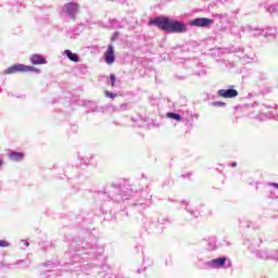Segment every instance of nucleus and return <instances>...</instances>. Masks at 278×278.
<instances>
[{"instance_id":"f257e3e1","label":"nucleus","mask_w":278,"mask_h":278,"mask_svg":"<svg viewBox=\"0 0 278 278\" xmlns=\"http://www.w3.org/2000/svg\"><path fill=\"white\" fill-rule=\"evenodd\" d=\"M134 194V189L127 180H121L117 184L109 185L104 188V191L98 192V199L100 201H113L114 203H123V201H129V197Z\"/></svg>"},{"instance_id":"f03ea898","label":"nucleus","mask_w":278,"mask_h":278,"mask_svg":"<svg viewBox=\"0 0 278 278\" xmlns=\"http://www.w3.org/2000/svg\"><path fill=\"white\" fill-rule=\"evenodd\" d=\"M149 25H154L165 34H188V25L186 23L164 15L150 20Z\"/></svg>"},{"instance_id":"7ed1b4c3","label":"nucleus","mask_w":278,"mask_h":278,"mask_svg":"<svg viewBox=\"0 0 278 278\" xmlns=\"http://www.w3.org/2000/svg\"><path fill=\"white\" fill-rule=\"evenodd\" d=\"M197 268L200 270H210V269H224L227 270L231 268L232 263L229 256H220L213 258L207 254V252H201L198 254V261L195 262Z\"/></svg>"},{"instance_id":"20e7f679","label":"nucleus","mask_w":278,"mask_h":278,"mask_svg":"<svg viewBox=\"0 0 278 278\" xmlns=\"http://www.w3.org/2000/svg\"><path fill=\"white\" fill-rule=\"evenodd\" d=\"M153 195L149 194L147 191H141L137 198H132L130 200V205L137 212H142V210H147V207H151Z\"/></svg>"},{"instance_id":"39448f33","label":"nucleus","mask_w":278,"mask_h":278,"mask_svg":"<svg viewBox=\"0 0 278 278\" xmlns=\"http://www.w3.org/2000/svg\"><path fill=\"white\" fill-rule=\"evenodd\" d=\"M63 13L66 14L71 21H75V18H77V14H79V3L68 2L64 4Z\"/></svg>"},{"instance_id":"423d86ee","label":"nucleus","mask_w":278,"mask_h":278,"mask_svg":"<svg viewBox=\"0 0 278 278\" xmlns=\"http://www.w3.org/2000/svg\"><path fill=\"white\" fill-rule=\"evenodd\" d=\"M187 66H190L193 71V75L198 77H203L205 75V70L203 68V64L199 59H191L187 61Z\"/></svg>"},{"instance_id":"0eeeda50","label":"nucleus","mask_w":278,"mask_h":278,"mask_svg":"<svg viewBox=\"0 0 278 278\" xmlns=\"http://www.w3.org/2000/svg\"><path fill=\"white\" fill-rule=\"evenodd\" d=\"M255 257L258 260H277L278 262V251L277 250H256L254 251Z\"/></svg>"},{"instance_id":"6e6552de","label":"nucleus","mask_w":278,"mask_h":278,"mask_svg":"<svg viewBox=\"0 0 278 278\" xmlns=\"http://www.w3.org/2000/svg\"><path fill=\"white\" fill-rule=\"evenodd\" d=\"M190 27H210V25L214 24V20L207 17H197L188 22Z\"/></svg>"},{"instance_id":"1a4fd4ad","label":"nucleus","mask_w":278,"mask_h":278,"mask_svg":"<svg viewBox=\"0 0 278 278\" xmlns=\"http://www.w3.org/2000/svg\"><path fill=\"white\" fill-rule=\"evenodd\" d=\"M16 73H26V65L16 63L3 71V75H16Z\"/></svg>"},{"instance_id":"9d476101","label":"nucleus","mask_w":278,"mask_h":278,"mask_svg":"<svg viewBox=\"0 0 278 278\" xmlns=\"http://www.w3.org/2000/svg\"><path fill=\"white\" fill-rule=\"evenodd\" d=\"M217 94L223 99H236L238 97V90L233 89V86H229L228 89H219Z\"/></svg>"},{"instance_id":"9b49d317","label":"nucleus","mask_w":278,"mask_h":278,"mask_svg":"<svg viewBox=\"0 0 278 278\" xmlns=\"http://www.w3.org/2000/svg\"><path fill=\"white\" fill-rule=\"evenodd\" d=\"M180 207H182V210H186L187 214H190L191 218H199V216H201V213L199 211H195L190 206L189 201L180 202Z\"/></svg>"},{"instance_id":"f8f14e48","label":"nucleus","mask_w":278,"mask_h":278,"mask_svg":"<svg viewBox=\"0 0 278 278\" xmlns=\"http://www.w3.org/2000/svg\"><path fill=\"white\" fill-rule=\"evenodd\" d=\"M104 61L106 64H114V62H116V55L114 54L113 46H109L108 50L105 51Z\"/></svg>"},{"instance_id":"ddd939ff","label":"nucleus","mask_w":278,"mask_h":278,"mask_svg":"<svg viewBox=\"0 0 278 278\" xmlns=\"http://www.w3.org/2000/svg\"><path fill=\"white\" fill-rule=\"evenodd\" d=\"M168 223H170V219L168 218L157 219V222H150L148 225V231H155L157 227L161 225H168Z\"/></svg>"},{"instance_id":"4468645a","label":"nucleus","mask_w":278,"mask_h":278,"mask_svg":"<svg viewBox=\"0 0 278 278\" xmlns=\"http://www.w3.org/2000/svg\"><path fill=\"white\" fill-rule=\"evenodd\" d=\"M8 157L11 162H23V160H25V154L22 152L11 151L8 154Z\"/></svg>"},{"instance_id":"2eb2a0df","label":"nucleus","mask_w":278,"mask_h":278,"mask_svg":"<svg viewBox=\"0 0 278 278\" xmlns=\"http://www.w3.org/2000/svg\"><path fill=\"white\" fill-rule=\"evenodd\" d=\"M29 62L36 66L38 64H47V59L41 54H33L30 55Z\"/></svg>"},{"instance_id":"dca6fc26","label":"nucleus","mask_w":278,"mask_h":278,"mask_svg":"<svg viewBox=\"0 0 278 278\" xmlns=\"http://www.w3.org/2000/svg\"><path fill=\"white\" fill-rule=\"evenodd\" d=\"M166 117L170 118L172 121H176L177 123H181V121H184L186 118V117H184L180 114L175 113V112H167Z\"/></svg>"},{"instance_id":"f3484780","label":"nucleus","mask_w":278,"mask_h":278,"mask_svg":"<svg viewBox=\"0 0 278 278\" xmlns=\"http://www.w3.org/2000/svg\"><path fill=\"white\" fill-rule=\"evenodd\" d=\"M64 55H66L67 60L71 62H79V55L77 53H73L71 50H65Z\"/></svg>"},{"instance_id":"a211bd4d","label":"nucleus","mask_w":278,"mask_h":278,"mask_svg":"<svg viewBox=\"0 0 278 278\" xmlns=\"http://www.w3.org/2000/svg\"><path fill=\"white\" fill-rule=\"evenodd\" d=\"M216 250V238L210 237L206 240V251H215Z\"/></svg>"},{"instance_id":"6ab92c4d","label":"nucleus","mask_w":278,"mask_h":278,"mask_svg":"<svg viewBox=\"0 0 278 278\" xmlns=\"http://www.w3.org/2000/svg\"><path fill=\"white\" fill-rule=\"evenodd\" d=\"M264 31V36L265 38H268L270 36H275V34H277V28L273 27V26H268Z\"/></svg>"},{"instance_id":"aec40b11","label":"nucleus","mask_w":278,"mask_h":278,"mask_svg":"<svg viewBox=\"0 0 278 278\" xmlns=\"http://www.w3.org/2000/svg\"><path fill=\"white\" fill-rule=\"evenodd\" d=\"M30 262L28 260H20L14 263V266H21L22 268H27Z\"/></svg>"},{"instance_id":"412c9836","label":"nucleus","mask_w":278,"mask_h":278,"mask_svg":"<svg viewBox=\"0 0 278 278\" xmlns=\"http://www.w3.org/2000/svg\"><path fill=\"white\" fill-rule=\"evenodd\" d=\"M263 31L264 30L257 29V28L252 29V30H250V36H253L254 38H257V37L262 36Z\"/></svg>"},{"instance_id":"4be33fe9","label":"nucleus","mask_w":278,"mask_h":278,"mask_svg":"<svg viewBox=\"0 0 278 278\" xmlns=\"http://www.w3.org/2000/svg\"><path fill=\"white\" fill-rule=\"evenodd\" d=\"M110 25L113 29H118L122 27L121 22L116 20H110Z\"/></svg>"},{"instance_id":"5701e85b","label":"nucleus","mask_w":278,"mask_h":278,"mask_svg":"<svg viewBox=\"0 0 278 278\" xmlns=\"http://www.w3.org/2000/svg\"><path fill=\"white\" fill-rule=\"evenodd\" d=\"M26 73H36L38 75L40 74V70L34 66L26 65Z\"/></svg>"},{"instance_id":"b1692460","label":"nucleus","mask_w":278,"mask_h":278,"mask_svg":"<svg viewBox=\"0 0 278 278\" xmlns=\"http://www.w3.org/2000/svg\"><path fill=\"white\" fill-rule=\"evenodd\" d=\"M12 8H15V10H18L23 5V0H13L11 2Z\"/></svg>"},{"instance_id":"393cba45","label":"nucleus","mask_w":278,"mask_h":278,"mask_svg":"<svg viewBox=\"0 0 278 278\" xmlns=\"http://www.w3.org/2000/svg\"><path fill=\"white\" fill-rule=\"evenodd\" d=\"M36 21L39 25H45V23H49V16L46 15L45 17H37Z\"/></svg>"},{"instance_id":"a878e982","label":"nucleus","mask_w":278,"mask_h":278,"mask_svg":"<svg viewBox=\"0 0 278 278\" xmlns=\"http://www.w3.org/2000/svg\"><path fill=\"white\" fill-rule=\"evenodd\" d=\"M143 270H147V266H153V260L143 257Z\"/></svg>"},{"instance_id":"bb28decb","label":"nucleus","mask_w":278,"mask_h":278,"mask_svg":"<svg viewBox=\"0 0 278 278\" xmlns=\"http://www.w3.org/2000/svg\"><path fill=\"white\" fill-rule=\"evenodd\" d=\"M213 108H225L227 105L225 102L222 101H214L212 102Z\"/></svg>"},{"instance_id":"cd10ccee","label":"nucleus","mask_w":278,"mask_h":278,"mask_svg":"<svg viewBox=\"0 0 278 278\" xmlns=\"http://www.w3.org/2000/svg\"><path fill=\"white\" fill-rule=\"evenodd\" d=\"M43 266H46L47 268H55V266H58V264H55L51 261H48L43 264Z\"/></svg>"},{"instance_id":"c85d7f7f","label":"nucleus","mask_w":278,"mask_h":278,"mask_svg":"<svg viewBox=\"0 0 278 278\" xmlns=\"http://www.w3.org/2000/svg\"><path fill=\"white\" fill-rule=\"evenodd\" d=\"M110 81H111L112 87L116 86V75L111 74L110 75Z\"/></svg>"},{"instance_id":"c756f323","label":"nucleus","mask_w":278,"mask_h":278,"mask_svg":"<svg viewBox=\"0 0 278 278\" xmlns=\"http://www.w3.org/2000/svg\"><path fill=\"white\" fill-rule=\"evenodd\" d=\"M105 97H109V99H116V93L105 91Z\"/></svg>"},{"instance_id":"7c9ffc66","label":"nucleus","mask_w":278,"mask_h":278,"mask_svg":"<svg viewBox=\"0 0 278 278\" xmlns=\"http://www.w3.org/2000/svg\"><path fill=\"white\" fill-rule=\"evenodd\" d=\"M21 244H22V249H27V247H29V241H27V240H22V241H21Z\"/></svg>"},{"instance_id":"2f4dec72","label":"nucleus","mask_w":278,"mask_h":278,"mask_svg":"<svg viewBox=\"0 0 278 278\" xmlns=\"http://www.w3.org/2000/svg\"><path fill=\"white\" fill-rule=\"evenodd\" d=\"M119 36V33L118 31H115L112 37H111V42H114V40H116V38H118Z\"/></svg>"},{"instance_id":"473e14b6","label":"nucleus","mask_w":278,"mask_h":278,"mask_svg":"<svg viewBox=\"0 0 278 278\" xmlns=\"http://www.w3.org/2000/svg\"><path fill=\"white\" fill-rule=\"evenodd\" d=\"M1 247L2 248L10 247V242H8L5 240H1Z\"/></svg>"},{"instance_id":"72a5a7b5","label":"nucleus","mask_w":278,"mask_h":278,"mask_svg":"<svg viewBox=\"0 0 278 278\" xmlns=\"http://www.w3.org/2000/svg\"><path fill=\"white\" fill-rule=\"evenodd\" d=\"M267 186H270L273 188H277V190H278V184L277 182H268Z\"/></svg>"},{"instance_id":"f704fd0d","label":"nucleus","mask_w":278,"mask_h":278,"mask_svg":"<svg viewBox=\"0 0 278 278\" xmlns=\"http://www.w3.org/2000/svg\"><path fill=\"white\" fill-rule=\"evenodd\" d=\"M127 105H128V104H122V105H121V110H127Z\"/></svg>"},{"instance_id":"c9c22d12","label":"nucleus","mask_w":278,"mask_h":278,"mask_svg":"<svg viewBox=\"0 0 278 278\" xmlns=\"http://www.w3.org/2000/svg\"><path fill=\"white\" fill-rule=\"evenodd\" d=\"M230 166H232V168H236V166H238V163H237V162H232V163L230 164Z\"/></svg>"},{"instance_id":"e433bc0d","label":"nucleus","mask_w":278,"mask_h":278,"mask_svg":"<svg viewBox=\"0 0 278 278\" xmlns=\"http://www.w3.org/2000/svg\"><path fill=\"white\" fill-rule=\"evenodd\" d=\"M192 174H182L181 177L186 178V177H191Z\"/></svg>"},{"instance_id":"4c0bfd02","label":"nucleus","mask_w":278,"mask_h":278,"mask_svg":"<svg viewBox=\"0 0 278 278\" xmlns=\"http://www.w3.org/2000/svg\"><path fill=\"white\" fill-rule=\"evenodd\" d=\"M92 253H94V251L90 250L89 252H86L85 255H91Z\"/></svg>"},{"instance_id":"58836bf2","label":"nucleus","mask_w":278,"mask_h":278,"mask_svg":"<svg viewBox=\"0 0 278 278\" xmlns=\"http://www.w3.org/2000/svg\"><path fill=\"white\" fill-rule=\"evenodd\" d=\"M80 255L81 253H77L76 256H74V260H77Z\"/></svg>"},{"instance_id":"ea45409f","label":"nucleus","mask_w":278,"mask_h":278,"mask_svg":"<svg viewBox=\"0 0 278 278\" xmlns=\"http://www.w3.org/2000/svg\"><path fill=\"white\" fill-rule=\"evenodd\" d=\"M126 0H117V3H125Z\"/></svg>"},{"instance_id":"a19ab883","label":"nucleus","mask_w":278,"mask_h":278,"mask_svg":"<svg viewBox=\"0 0 278 278\" xmlns=\"http://www.w3.org/2000/svg\"><path fill=\"white\" fill-rule=\"evenodd\" d=\"M248 229L251 228V223H248V225L245 226Z\"/></svg>"},{"instance_id":"79ce46f5","label":"nucleus","mask_w":278,"mask_h":278,"mask_svg":"<svg viewBox=\"0 0 278 278\" xmlns=\"http://www.w3.org/2000/svg\"><path fill=\"white\" fill-rule=\"evenodd\" d=\"M1 268H5V264L2 263V264H1Z\"/></svg>"},{"instance_id":"37998d69","label":"nucleus","mask_w":278,"mask_h":278,"mask_svg":"<svg viewBox=\"0 0 278 278\" xmlns=\"http://www.w3.org/2000/svg\"><path fill=\"white\" fill-rule=\"evenodd\" d=\"M137 273L140 275V273H142V269H138Z\"/></svg>"},{"instance_id":"c03bdc74","label":"nucleus","mask_w":278,"mask_h":278,"mask_svg":"<svg viewBox=\"0 0 278 278\" xmlns=\"http://www.w3.org/2000/svg\"><path fill=\"white\" fill-rule=\"evenodd\" d=\"M239 225H242V219H239Z\"/></svg>"},{"instance_id":"a18cd8bd","label":"nucleus","mask_w":278,"mask_h":278,"mask_svg":"<svg viewBox=\"0 0 278 278\" xmlns=\"http://www.w3.org/2000/svg\"><path fill=\"white\" fill-rule=\"evenodd\" d=\"M235 123H238V117L235 118Z\"/></svg>"}]
</instances>
